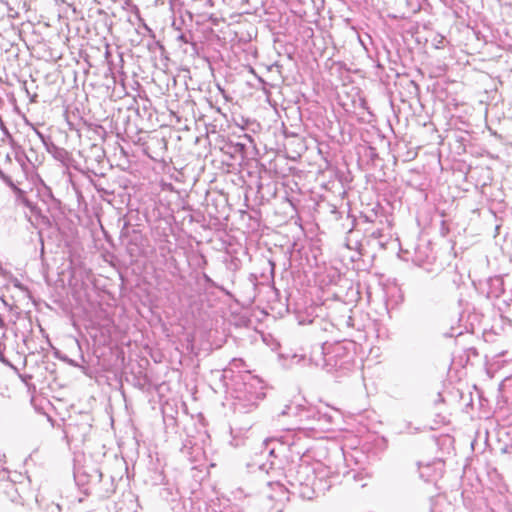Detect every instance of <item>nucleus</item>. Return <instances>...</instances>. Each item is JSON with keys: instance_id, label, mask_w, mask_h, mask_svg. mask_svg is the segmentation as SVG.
Listing matches in <instances>:
<instances>
[{"instance_id": "1", "label": "nucleus", "mask_w": 512, "mask_h": 512, "mask_svg": "<svg viewBox=\"0 0 512 512\" xmlns=\"http://www.w3.org/2000/svg\"><path fill=\"white\" fill-rule=\"evenodd\" d=\"M310 361L327 372H345L353 367L354 355L343 343H324L312 348Z\"/></svg>"}, {"instance_id": "2", "label": "nucleus", "mask_w": 512, "mask_h": 512, "mask_svg": "<svg viewBox=\"0 0 512 512\" xmlns=\"http://www.w3.org/2000/svg\"><path fill=\"white\" fill-rule=\"evenodd\" d=\"M285 476L291 487L299 488V495L302 498L314 497L316 477L314 468L308 462L290 465Z\"/></svg>"}, {"instance_id": "3", "label": "nucleus", "mask_w": 512, "mask_h": 512, "mask_svg": "<svg viewBox=\"0 0 512 512\" xmlns=\"http://www.w3.org/2000/svg\"><path fill=\"white\" fill-rule=\"evenodd\" d=\"M120 240L131 258H138L143 254L145 238L139 231H129L125 226L121 230Z\"/></svg>"}, {"instance_id": "4", "label": "nucleus", "mask_w": 512, "mask_h": 512, "mask_svg": "<svg viewBox=\"0 0 512 512\" xmlns=\"http://www.w3.org/2000/svg\"><path fill=\"white\" fill-rule=\"evenodd\" d=\"M444 462L437 459L431 463H419V475L426 482H434L442 477Z\"/></svg>"}, {"instance_id": "5", "label": "nucleus", "mask_w": 512, "mask_h": 512, "mask_svg": "<svg viewBox=\"0 0 512 512\" xmlns=\"http://www.w3.org/2000/svg\"><path fill=\"white\" fill-rule=\"evenodd\" d=\"M0 11L6 12L10 19L21 18L29 11L28 2H0Z\"/></svg>"}, {"instance_id": "6", "label": "nucleus", "mask_w": 512, "mask_h": 512, "mask_svg": "<svg viewBox=\"0 0 512 512\" xmlns=\"http://www.w3.org/2000/svg\"><path fill=\"white\" fill-rule=\"evenodd\" d=\"M46 151L51 154L56 161L60 162L67 168H69L74 161L73 156L69 151L57 146L54 142L48 143Z\"/></svg>"}, {"instance_id": "7", "label": "nucleus", "mask_w": 512, "mask_h": 512, "mask_svg": "<svg viewBox=\"0 0 512 512\" xmlns=\"http://www.w3.org/2000/svg\"><path fill=\"white\" fill-rule=\"evenodd\" d=\"M453 505L444 495L431 497L428 503V512H453Z\"/></svg>"}, {"instance_id": "8", "label": "nucleus", "mask_w": 512, "mask_h": 512, "mask_svg": "<svg viewBox=\"0 0 512 512\" xmlns=\"http://www.w3.org/2000/svg\"><path fill=\"white\" fill-rule=\"evenodd\" d=\"M185 16H187L191 21L195 20L197 25H202L206 21H211L213 25H218L222 18L216 16L215 14L208 13H193L189 10L185 11V15H181L183 22H185Z\"/></svg>"}, {"instance_id": "9", "label": "nucleus", "mask_w": 512, "mask_h": 512, "mask_svg": "<svg viewBox=\"0 0 512 512\" xmlns=\"http://www.w3.org/2000/svg\"><path fill=\"white\" fill-rule=\"evenodd\" d=\"M62 4L64 5L62 11L67 17H71L73 20L84 19V13L77 5L81 4V2H62Z\"/></svg>"}, {"instance_id": "10", "label": "nucleus", "mask_w": 512, "mask_h": 512, "mask_svg": "<svg viewBox=\"0 0 512 512\" xmlns=\"http://www.w3.org/2000/svg\"><path fill=\"white\" fill-rule=\"evenodd\" d=\"M410 9L402 11L399 15H393L394 18L408 19L422 9L421 2H404Z\"/></svg>"}, {"instance_id": "11", "label": "nucleus", "mask_w": 512, "mask_h": 512, "mask_svg": "<svg viewBox=\"0 0 512 512\" xmlns=\"http://www.w3.org/2000/svg\"><path fill=\"white\" fill-rule=\"evenodd\" d=\"M0 178L7 184L15 193H22V190L15 184L11 174L6 173L0 168Z\"/></svg>"}, {"instance_id": "12", "label": "nucleus", "mask_w": 512, "mask_h": 512, "mask_svg": "<svg viewBox=\"0 0 512 512\" xmlns=\"http://www.w3.org/2000/svg\"><path fill=\"white\" fill-rule=\"evenodd\" d=\"M265 396L264 393H257L255 395H252L249 399H248V404H241L243 408H246L247 407V410L246 412L252 410L253 408L257 407V400H260V399H263V397Z\"/></svg>"}, {"instance_id": "13", "label": "nucleus", "mask_w": 512, "mask_h": 512, "mask_svg": "<svg viewBox=\"0 0 512 512\" xmlns=\"http://www.w3.org/2000/svg\"><path fill=\"white\" fill-rule=\"evenodd\" d=\"M308 413H309V417L310 416H313V417H316L318 416V421H324V422H327V423H330L331 422V416H328L326 414H321L319 411H315V410H308Z\"/></svg>"}, {"instance_id": "14", "label": "nucleus", "mask_w": 512, "mask_h": 512, "mask_svg": "<svg viewBox=\"0 0 512 512\" xmlns=\"http://www.w3.org/2000/svg\"><path fill=\"white\" fill-rule=\"evenodd\" d=\"M35 133L36 135L39 137V139L41 140V142L43 143L45 149L47 150V145L48 143H53L52 139L50 136H46L44 135L42 132H40L39 130H35Z\"/></svg>"}, {"instance_id": "15", "label": "nucleus", "mask_w": 512, "mask_h": 512, "mask_svg": "<svg viewBox=\"0 0 512 512\" xmlns=\"http://www.w3.org/2000/svg\"><path fill=\"white\" fill-rule=\"evenodd\" d=\"M190 38H191L190 34L186 35L184 33H181L180 35H178L177 40L187 44V43H190Z\"/></svg>"}, {"instance_id": "16", "label": "nucleus", "mask_w": 512, "mask_h": 512, "mask_svg": "<svg viewBox=\"0 0 512 512\" xmlns=\"http://www.w3.org/2000/svg\"><path fill=\"white\" fill-rule=\"evenodd\" d=\"M12 282L14 287L18 288L19 290L27 291V288L17 278H14Z\"/></svg>"}, {"instance_id": "17", "label": "nucleus", "mask_w": 512, "mask_h": 512, "mask_svg": "<svg viewBox=\"0 0 512 512\" xmlns=\"http://www.w3.org/2000/svg\"><path fill=\"white\" fill-rule=\"evenodd\" d=\"M4 349H5V346L2 344V342H0V361L4 364H9V361L4 356V353H3Z\"/></svg>"}, {"instance_id": "18", "label": "nucleus", "mask_w": 512, "mask_h": 512, "mask_svg": "<svg viewBox=\"0 0 512 512\" xmlns=\"http://www.w3.org/2000/svg\"><path fill=\"white\" fill-rule=\"evenodd\" d=\"M302 2L300 1H297V2H292V9L295 13H298L300 17H303V15L301 14L300 10L297 9V7L301 4Z\"/></svg>"}, {"instance_id": "19", "label": "nucleus", "mask_w": 512, "mask_h": 512, "mask_svg": "<svg viewBox=\"0 0 512 512\" xmlns=\"http://www.w3.org/2000/svg\"><path fill=\"white\" fill-rule=\"evenodd\" d=\"M437 37H438L439 39H438V40H437V42H436V45H435V46H436V48H438V49L443 48V46H444V40H445V39H444V37H443V36H441V35H439V36H437Z\"/></svg>"}, {"instance_id": "20", "label": "nucleus", "mask_w": 512, "mask_h": 512, "mask_svg": "<svg viewBox=\"0 0 512 512\" xmlns=\"http://www.w3.org/2000/svg\"><path fill=\"white\" fill-rule=\"evenodd\" d=\"M8 487L10 488L11 491H13V494H17V491L15 489V485L14 484H8ZM11 500L15 501L16 497L14 495H11Z\"/></svg>"}, {"instance_id": "21", "label": "nucleus", "mask_w": 512, "mask_h": 512, "mask_svg": "<svg viewBox=\"0 0 512 512\" xmlns=\"http://www.w3.org/2000/svg\"><path fill=\"white\" fill-rule=\"evenodd\" d=\"M38 234H39V240H40V243H41V254H44V241H43L41 232H39Z\"/></svg>"}, {"instance_id": "22", "label": "nucleus", "mask_w": 512, "mask_h": 512, "mask_svg": "<svg viewBox=\"0 0 512 512\" xmlns=\"http://www.w3.org/2000/svg\"><path fill=\"white\" fill-rule=\"evenodd\" d=\"M94 187L97 189V191H102L103 189L100 188L96 183H94Z\"/></svg>"}, {"instance_id": "23", "label": "nucleus", "mask_w": 512, "mask_h": 512, "mask_svg": "<svg viewBox=\"0 0 512 512\" xmlns=\"http://www.w3.org/2000/svg\"><path fill=\"white\" fill-rule=\"evenodd\" d=\"M495 281H496L497 283H499L500 285H502V280H501L500 278H496V279H495Z\"/></svg>"}, {"instance_id": "24", "label": "nucleus", "mask_w": 512, "mask_h": 512, "mask_svg": "<svg viewBox=\"0 0 512 512\" xmlns=\"http://www.w3.org/2000/svg\"><path fill=\"white\" fill-rule=\"evenodd\" d=\"M4 325V321L3 319L0 317V327H2Z\"/></svg>"}, {"instance_id": "25", "label": "nucleus", "mask_w": 512, "mask_h": 512, "mask_svg": "<svg viewBox=\"0 0 512 512\" xmlns=\"http://www.w3.org/2000/svg\"><path fill=\"white\" fill-rule=\"evenodd\" d=\"M209 3V6L212 7L213 6V1H210L208 2Z\"/></svg>"}, {"instance_id": "26", "label": "nucleus", "mask_w": 512, "mask_h": 512, "mask_svg": "<svg viewBox=\"0 0 512 512\" xmlns=\"http://www.w3.org/2000/svg\"><path fill=\"white\" fill-rule=\"evenodd\" d=\"M270 264H271V266H272V270H273V269H274V267H275V264H274V263H272V262H270Z\"/></svg>"}]
</instances>
